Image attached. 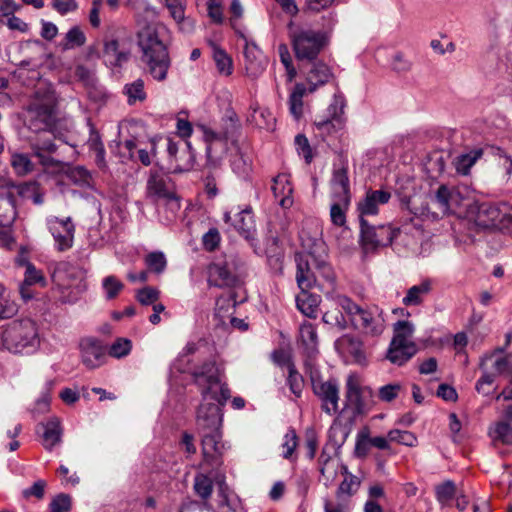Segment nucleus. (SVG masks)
<instances>
[{"label":"nucleus","instance_id":"62","mask_svg":"<svg viewBox=\"0 0 512 512\" xmlns=\"http://www.w3.org/2000/svg\"><path fill=\"white\" fill-rule=\"evenodd\" d=\"M23 281H25L26 284L32 285L41 284L42 286H45L46 284L42 271L36 269L33 264L27 265Z\"/></svg>","mask_w":512,"mask_h":512},{"label":"nucleus","instance_id":"35","mask_svg":"<svg viewBox=\"0 0 512 512\" xmlns=\"http://www.w3.org/2000/svg\"><path fill=\"white\" fill-rule=\"evenodd\" d=\"M212 48V57L220 74L229 76L233 71V62L230 56L214 42H209Z\"/></svg>","mask_w":512,"mask_h":512},{"label":"nucleus","instance_id":"52","mask_svg":"<svg viewBox=\"0 0 512 512\" xmlns=\"http://www.w3.org/2000/svg\"><path fill=\"white\" fill-rule=\"evenodd\" d=\"M30 147L35 156H40L43 153L53 154L57 150V146L52 139L38 138L31 142Z\"/></svg>","mask_w":512,"mask_h":512},{"label":"nucleus","instance_id":"13","mask_svg":"<svg viewBox=\"0 0 512 512\" xmlns=\"http://www.w3.org/2000/svg\"><path fill=\"white\" fill-rule=\"evenodd\" d=\"M196 421L200 432L219 431L222 424L219 405L203 400L198 408Z\"/></svg>","mask_w":512,"mask_h":512},{"label":"nucleus","instance_id":"36","mask_svg":"<svg viewBox=\"0 0 512 512\" xmlns=\"http://www.w3.org/2000/svg\"><path fill=\"white\" fill-rule=\"evenodd\" d=\"M306 91L304 84L297 83L289 96V110L295 119H299L303 115V97Z\"/></svg>","mask_w":512,"mask_h":512},{"label":"nucleus","instance_id":"56","mask_svg":"<svg viewBox=\"0 0 512 512\" xmlns=\"http://www.w3.org/2000/svg\"><path fill=\"white\" fill-rule=\"evenodd\" d=\"M20 193L24 196L31 197L36 205H41L44 202V193L39 188L36 182L26 183L20 188Z\"/></svg>","mask_w":512,"mask_h":512},{"label":"nucleus","instance_id":"37","mask_svg":"<svg viewBox=\"0 0 512 512\" xmlns=\"http://www.w3.org/2000/svg\"><path fill=\"white\" fill-rule=\"evenodd\" d=\"M86 42V36L79 26H74L68 30L59 46L63 51L81 47Z\"/></svg>","mask_w":512,"mask_h":512},{"label":"nucleus","instance_id":"16","mask_svg":"<svg viewBox=\"0 0 512 512\" xmlns=\"http://www.w3.org/2000/svg\"><path fill=\"white\" fill-rule=\"evenodd\" d=\"M244 57L245 70L248 76L256 78L265 70L267 59L256 44L246 42Z\"/></svg>","mask_w":512,"mask_h":512},{"label":"nucleus","instance_id":"38","mask_svg":"<svg viewBox=\"0 0 512 512\" xmlns=\"http://www.w3.org/2000/svg\"><path fill=\"white\" fill-rule=\"evenodd\" d=\"M10 164L15 174L21 177L32 173L35 169V165L30 157L24 153H13L11 155Z\"/></svg>","mask_w":512,"mask_h":512},{"label":"nucleus","instance_id":"40","mask_svg":"<svg viewBox=\"0 0 512 512\" xmlns=\"http://www.w3.org/2000/svg\"><path fill=\"white\" fill-rule=\"evenodd\" d=\"M433 201L438 206L442 215H446L451 211L452 203L455 201V194L446 185H441Z\"/></svg>","mask_w":512,"mask_h":512},{"label":"nucleus","instance_id":"20","mask_svg":"<svg viewBox=\"0 0 512 512\" xmlns=\"http://www.w3.org/2000/svg\"><path fill=\"white\" fill-rule=\"evenodd\" d=\"M418 351L415 343H390L386 358L395 365L402 366L409 361Z\"/></svg>","mask_w":512,"mask_h":512},{"label":"nucleus","instance_id":"24","mask_svg":"<svg viewBox=\"0 0 512 512\" xmlns=\"http://www.w3.org/2000/svg\"><path fill=\"white\" fill-rule=\"evenodd\" d=\"M272 192L276 198H280L279 204L283 208H289L293 204L292 187L288 175L278 174L273 179Z\"/></svg>","mask_w":512,"mask_h":512},{"label":"nucleus","instance_id":"48","mask_svg":"<svg viewBox=\"0 0 512 512\" xmlns=\"http://www.w3.org/2000/svg\"><path fill=\"white\" fill-rule=\"evenodd\" d=\"M437 500L442 504H448L456 494L455 483L451 480H446L435 487Z\"/></svg>","mask_w":512,"mask_h":512},{"label":"nucleus","instance_id":"27","mask_svg":"<svg viewBox=\"0 0 512 512\" xmlns=\"http://www.w3.org/2000/svg\"><path fill=\"white\" fill-rule=\"evenodd\" d=\"M17 217L15 197L11 192L0 194V226L10 227Z\"/></svg>","mask_w":512,"mask_h":512},{"label":"nucleus","instance_id":"25","mask_svg":"<svg viewBox=\"0 0 512 512\" xmlns=\"http://www.w3.org/2000/svg\"><path fill=\"white\" fill-rule=\"evenodd\" d=\"M103 57L107 64L116 67L128 61L129 52L121 50L117 40L109 39L104 42Z\"/></svg>","mask_w":512,"mask_h":512},{"label":"nucleus","instance_id":"4","mask_svg":"<svg viewBox=\"0 0 512 512\" xmlns=\"http://www.w3.org/2000/svg\"><path fill=\"white\" fill-rule=\"evenodd\" d=\"M339 306L350 318L355 328L370 336H379L385 329L383 312L378 308H362L344 295L335 298Z\"/></svg>","mask_w":512,"mask_h":512},{"label":"nucleus","instance_id":"7","mask_svg":"<svg viewBox=\"0 0 512 512\" xmlns=\"http://www.w3.org/2000/svg\"><path fill=\"white\" fill-rule=\"evenodd\" d=\"M289 36L298 60H314L326 44L324 33L288 24Z\"/></svg>","mask_w":512,"mask_h":512},{"label":"nucleus","instance_id":"49","mask_svg":"<svg viewBox=\"0 0 512 512\" xmlns=\"http://www.w3.org/2000/svg\"><path fill=\"white\" fill-rule=\"evenodd\" d=\"M491 435L495 441H500L505 445L512 444V426L507 422H497Z\"/></svg>","mask_w":512,"mask_h":512},{"label":"nucleus","instance_id":"3","mask_svg":"<svg viewBox=\"0 0 512 512\" xmlns=\"http://www.w3.org/2000/svg\"><path fill=\"white\" fill-rule=\"evenodd\" d=\"M57 97L50 86H39L27 108L29 128L35 132L54 126Z\"/></svg>","mask_w":512,"mask_h":512},{"label":"nucleus","instance_id":"5","mask_svg":"<svg viewBox=\"0 0 512 512\" xmlns=\"http://www.w3.org/2000/svg\"><path fill=\"white\" fill-rule=\"evenodd\" d=\"M191 375L194 383L201 388L202 400L210 398L223 406L230 398V389L221 381L222 375L215 361L209 360L195 367Z\"/></svg>","mask_w":512,"mask_h":512},{"label":"nucleus","instance_id":"31","mask_svg":"<svg viewBox=\"0 0 512 512\" xmlns=\"http://www.w3.org/2000/svg\"><path fill=\"white\" fill-rule=\"evenodd\" d=\"M302 247L307 253L309 260L312 263H318V260H321L325 257V246L323 241L320 238H312L303 231L300 235Z\"/></svg>","mask_w":512,"mask_h":512},{"label":"nucleus","instance_id":"15","mask_svg":"<svg viewBox=\"0 0 512 512\" xmlns=\"http://www.w3.org/2000/svg\"><path fill=\"white\" fill-rule=\"evenodd\" d=\"M81 358L88 369L101 366L105 360V348L94 338H84L80 342Z\"/></svg>","mask_w":512,"mask_h":512},{"label":"nucleus","instance_id":"54","mask_svg":"<svg viewBox=\"0 0 512 512\" xmlns=\"http://www.w3.org/2000/svg\"><path fill=\"white\" fill-rule=\"evenodd\" d=\"M278 54L282 64L284 65L288 80L292 81L296 76V70L292 64V58L288 49V46L284 43L278 45Z\"/></svg>","mask_w":512,"mask_h":512},{"label":"nucleus","instance_id":"55","mask_svg":"<svg viewBox=\"0 0 512 512\" xmlns=\"http://www.w3.org/2000/svg\"><path fill=\"white\" fill-rule=\"evenodd\" d=\"M337 306L336 308L332 310H328L323 314V321L326 324H329L331 326L338 327L340 329H345L347 326V321L341 311L338 310Z\"/></svg>","mask_w":512,"mask_h":512},{"label":"nucleus","instance_id":"29","mask_svg":"<svg viewBox=\"0 0 512 512\" xmlns=\"http://www.w3.org/2000/svg\"><path fill=\"white\" fill-rule=\"evenodd\" d=\"M346 400L357 413H362L365 404L362 399V389L356 376L349 375L346 381Z\"/></svg>","mask_w":512,"mask_h":512},{"label":"nucleus","instance_id":"43","mask_svg":"<svg viewBox=\"0 0 512 512\" xmlns=\"http://www.w3.org/2000/svg\"><path fill=\"white\" fill-rule=\"evenodd\" d=\"M124 94L127 96L129 105H134L136 102H143L146 99L144 81L137 79L132 83L126 84L124 86Z\"/></svg>","mask_w":512,"mask_h":512},{"label":"nucleus","instance_id":"30","mask_svg":"<svg viewBox=\"0 0 512 512\" xmlns=\"http://www.w3.org/2000/svg\"><path fill=\"white\" fill-rule=\"evenodd\" d=\"M313 263L309 259H298L296 280L301 291H308L317 280L316 274L311 270Z\"/></svg>","mask_w":512,"mask_h":512},{"label":"nucleus","instance_id":"12","mask_svg":"<svg viewBox=\"0 0 512 512\" xmlns=\"http://www.w3.org/2000/svg\"><path fill=\"white\" fill-rule=\"evenodd\" d=\"M207 280L209 285L226 288L238 287L240 277L231 270L228 263H212L207 268Z\"/></svg>","mask_w":512,"mask_h":512},{"label":"nucleus","instance_id":"53","mask_svg":"<svg viewBox=\"0 0 512 512\" xmlns=\"http://www.w3.org/2000/svg\"><path fill=\"white\" fill-rule=\"evenodd\" d=\"M213 484L209 477L199 474L195 477L194 489L203 499H207L212 493Z\"/></svg>","mask_w":512,"mask_h":512},{"label":"nucleus","instance_id":"2","mask_svg":"<svg viewBox=\"0 0 512 512\" xmlns=\"http://www.w3.org/2000/svg\"><path fill=\"white\" fill-rule=\"evenodd\" d=\"M40 340L38 328L32 319L16 320L0 328V350L22 353L35 350Z\"/></svg>","mask_w":512,"mask_h":512},{"label":"nucleus","instance_id":"18","mask_svg":"<svg viewBox=\"0 0 512 512\" xmlns=\"http://www.w3.org/2000/svg\"><path fill=\"white\" fill-rule=\"evenodd\" d=\"M391 198V193L384 190H370L366 193L365 198L359 202L358 210L360 219L369 215L378 213V205L386 204Z\"/></svg>","mask_w":512,"mask_h":512},{"label":"nucleus","instance_id":"32","mask_svg":"<svg viewBox=\"0 0 512 512\" xmlns=\"http://www.w3.org/2000/svg\"><path fill=\"white\" fill-rule=\"evenodd\" d=\"M300 341L308 357L311 358L318 352V335L313 324L304 322L300 326Z\"/></svg>","mask_w":512,"mask_h":512},{"label":"nucleus","instance_id":"22","mask_svg":"<svg viewBox=\"0 0 512 512\" xmlns=\"http://www.w3.org/2000/svg\"><path fill=\"white\" fill-rule=\"evenodd\" d=\"M332 78L330 68L323 62H313L311 68L307 72V81L309 84V92H314L318 86L324 85Z\"/></svg>","mask_w":512,"mask_h":512},{"label":"nucleus","instance_id":"60","mask_svg":"<svg viewBox=\"0 0 512 512\" xmlns=\"http://www.w3.org/2000/svg\"><path fill=\"white\" fill-rule=\"evenodd\" d=\"M159 295V290L147 286L137 291L136 298L142 305H151L159 299Z\"/></svg>","mask_w":512,"mask_h":512},{"label":"nucleus","instance_id":"59","mask_svg":"<svg viewBox=\"0 0 512 512\" xmlns=\"http://www.w3.org/2000/svg\"><path fill=\"white\" fill-rule=\"evenodd\" d=\"M132 343L127 338H118L110 347L109 354L115 358H121L128 355L131 351Z\"/></svg>","mask_w":512,"mask_h":512},{"label":"nucleus","instance_id":"21","mask_svg":"<svg viewBox=\"0 0 512 512\" xmlns=\"http://www.w3.org/2000/svg\"><path fill=\"white\" fill-rule=\"evenodd\" d=\"M165 6L182 31L189 33L194 29V21L185 16L186 0H165Z\"/></svg>","mask_w":512,"mask_h":512},{"label":"nucleus","instance_id":"42","mask_svg":"<svg viewBox=\"0 0 512 512\" xmlns=\"http://www.w3.org/2000/svg\"><path fill=\"white\" fill-rule=\"evenodd\" d=\"M481 156H482L481 149L472 150L467 154H462V155L458 156L454 162L456 171L462 175H467L469 173L471 167L476 163V161Z\"/></svg>","mask_w":512,"mask_h":512},{"label":"nucleus","instance_id":"64","mask_svg":"<svg viewBox=\"0 0 512 512\" xmlns=\"http://www.w3.org/2000/svg\"><path fill=\"white\" fill-rule=\"evenodd\" d=\"M297 445H298V437L296 435V432L294 429H290L284 436V443H283L284 458H286V459L290 458L292 456L293 452L295 451Z\"/></svg>","mask_w":512,"mask_h":512},{"label":"nucleus","instance_id":"63","mask_svg":"<svg viewBox=\"0 0 512 512\" xmlns=\"http://www.w3.org/2000/svg\"><path fill=\"white\" fill-rule=\"evenodd\" d=\"M289 375H288V384L290 386V390L296 395L299 396L302 391L303 378L298 373L295 368V365H289Z\"/></svg>","mask_w":512,"mask_h":512},{"label":"nucleus","instance_id":"57","mask_svg":"<svg viewBox=\"0 0 512 512\" xmlns=\"http://www.w3.org/2000/svg\"><path fill=\"white\" fill-rule=\"evenodd\" d=\"M388 439L392 442H397L406 446H414L417 442V438L413 433L409 431L391 430L388 433Z\"/></svg>","mask_w":512,"mask_h":512},{"label":"nucleus","instance_id":"61","mask_svg":"<svg viewBox=\"0 0 512 512\" xmlns=\"http://www.w3.org/2000/svg\"><path fill=\"white\" fill-rule=\"evenodd\" d=\"M401 389L402 385L400 383H390L379 389L378 396L384 402H391L398 396Z\"/></svg>","mask_w":512,"mask_h":512},{"label":"nucleus","instance_id":"39","mask_svg":"<svg viewBox=\"0 0 512 512\" xmlns=\"http://www.w3.org/2000/svg\"><path fill=\"white\" fill-rule=\"evenodd\" d=\"M296 303L298 309L307 317L315 318L318 309V298L312 294H308L307 291H301V294L297 296Z\"/></svg>","mask_w":512,"mask_h":512},{"label":"nucleus","instance_id":"50","mask_svg":"<svg viewBox=\"0 0 512 512\" xmlns=\"http://www.w3.org/2000/svg\"><path fill=\"white\" fill-rule=\"evenodd\" d=\"M102 287L106 294V298L111 300L120 293V291L124 288V285L115 276L110 275L103 279Z\"/></svg>","mask_w":512,"mask_h":512},{"label":"nucleus","instance_id":"26","mask_svg":"<svg viewBox=\"0 0 512 512\" xmlns=\"http://www.w3.org/2000/svg\"><path fill=\"white\" fill-rule=\"evenodd\" d=\"M475 221L481 227H490L502 221V213L496 205L482 203L478 207Z\"/></svg>","mask_w":512,"mask_h":512},{"label":"nucleus","instance_id":"58","mask_svg":"<svg viewBox=\"0 0 512 512\" xmlns=\"http://www.w3.org/2000/svg\"><path fill=\"white\" fill-rule=\"evenodd\" d=\"M359 485L360 481L358 480V478L356 476H353L352 474H348L340 483L337 489V496H351L358 489Z\"/></svg>","mask_w":512,"mask_h":512},{"label":"nucleus","instance_id":"14","mask_svg":"<svg viewBox=\"0 0 512 512\" xmlns=\"http://www.w3.org/2000/svg\"><path fill=\"white\" fill-rule=\"evenodd\" d=\"M205 139L207 141V165L211 168H217L222 159V154L226 150L227 139L229 138L228 131H213L206 130Z\"/></svg>","mask_w":512,"mask_h":512},{"label":"nucleus","instance_id":"8","mask_svg":"<svg viewBox=\"0 0 512 512\" xmlns=\"http://www.w3.org/2000/svg\"><path fill=\"white\" fill-rule=\"evenodd\" d=\"M306 367L309 369L313 393L321 401L322 410L328 415L337 414L340 400L339 383L334 379L322 380L310 362H306Z\"/></svg>","mask_w":512,"mask_h":512},{"label":"nucleus","instance_id":"19","mask_svg":"<svg viewBox=\"0 0 512 512\" xmlns=\"http://www.w3.org/2000/svg\"><path fill=\"white\" fill-rule=\"evenodd\" d=\"M233 225L236 230L250 243L251 246H256V229L254 217L250 210H243L235 216Z\"/></svg>","mask_w":512,"mask_h":512},{"label":"nucleus","instance_id":"34","mask_svg":"<svg viewBox=\"0 0 512 512\" xmlns=\"http://www.w3.org/2000/svg\"><path fill=\"white\" fill-rule=\"evenodd\" d=\"M43 428V445L46 449L51 450L61 440L62 429L58 418L50 419Z\"/></svg>","mask_w":512,"mask_h":512},{"label":"nucleus","instance_id":"45","mask_svg":"<svg viewBox=\"0 0 512 512\" xmlns=\"http://www.w3.org/2000/svg\"><path fill=\"white\" fill-rule=\"evenodd\" d=\"M350 204V200L345 199H333V203L330 208V217L333 224L337 226H343L346 222V210Z\"/></svg>","mask_w":512,"mask_h":512},{"label":"nucleus","instance_id":"51","mask_svg":"<svg viewBox=\"0 0 512 512\" xmlns=\"http://www.w3.org/2000/svg\"><path fill=\"white\" fill-rule=\"evenodd\" d=\"M50 512H70L72 509V500L68 494L60 493L56 495L49 504Z\"/></svg>","mask_w":512,"mask_h":512},{"label":"nucleus","instance_id":"9","mask_svg":"<svg viewBox=\"0 0 512 512\" xmlns=\"http://www.w3.org/2000/svg\"><path fill=\"white\" fill-rule=\"evenodd\" d=\"M360 227V244L366 254L390 245L396 237V232L389 225H370L365 218L360 219Z\"/></svg>","mask_w":512,"mask_h":512},{"label":"nucleus","instance_id":"23","mask_svg":"<svg viewBox=\"0 0 512 512\" xmlns=\"http://www.w3.org/2000/svg\"><path fill=\"white\" fill-rule=\"evenodd\" d=\"M331 189L333 199L347 198V200H350L349 178L346 167H341L333 171Z\"/></svg>","mask_w":512,"mask_h":512},{"label":"nucleus","instance_id":"1","mask_svg":"<svg viewBox=\"0 0 512 512\" xmlns=\"http://www.w3.org/2000/svg\"><path fill=\"white\" fill-rule=\"evenodd\" d=\"M137 43L142 52L141 61L147 72L156 81L167 78L171 60L166 43V28L159 23H142L138 21Z\"/></svg>","mask_w":512,"mask_h":512},{"label":"nucleus","instance_id":"41","mask_svg":"<svg viewBox=\"0 0 512 512\" xmlns=\"http://www.w3.org/2000/svg\"><path fill=\"white\" fill-rule=\"evenodd\" d=\"M414 332V326L409 321H398L394 324V335L390 343L402 344V343H414L412 341V335Z\"/></svg>","mask_w":512,"mask_h":512},{"label":"nucleus","instance_id":"46","mask_svg":"<svg viewBox=\"0 0 512 512\" xmlns=\"http://www.w3.org/2000/svg\"><path fill=\"white\" fill-rule=\"evenodd\" d=\"M144 262L148 270L156 274L162 273L167 266L166 257L164 253L161 251H154L148 253L144 258Z\"/></svg>","mask_w":512,"mask_h":512},{"label":"nucleus","instance_id":"11","mask_svg":"<svg viewBox=\"0 0 512 512\" xmlns=\"http://www.w3.org/2000/svg\"><path fill=\"white\" fill-rule=\"evenodd\" d=\"M345 102L342 97L335 96L332 103L327 109L328 115L317 116L314 124L317 129L323 133L331 134L344 127L345 119L343 118Z\"/></svg>","mask_w":512,"mask_h":512},{"label":"nucleus","instance_id":"47","mask_svg":"<svg viewBox=\"0 0 512 512\" xmlns=\"http://www.w3.org/2000/svg\"><path fill=\"white\" fill-rule=\"evenodd\" d=\"M390 68L397 74H406L412 70L413 62L403 52L398 51L391 58Z\"/></svg>","mask_w":512,"mask_h":512},{"label":"nucleus","instance_id":"10","mask_svg":"<svg viewBox=\"0 0 512 512\" xmlns=\"http://www.w3.org/2000/svg\"><path fill=\"white\" fill-rule=\"evenodd\" d=\"M147 196L153 201H164L172 212L180 209V202L176 194L167 185L165 177L158 171H150L146 187Z\"/></svg>","mask_w":512,"mask_h":512},{"label":"nucleus","instance_id":"33","mask_svg":"<svg viewBox=\"0 0 512 512\" xmlns=\"http://www.w3.org/2000/svg\"><path fill=\"white\" fill-rule=\"evenodd\" d=\"M431 289V281L424 280L407 290L406 296L402 299V303L405 306H418L423 303L425 296L430 293Z\"/></svg>","mask_w":512,"mask_h":512},{"label":"nucleus","instance_id":"44","mask_svg":"<svg viewBox=\"0 0 512 512\" xmlns=\"http://www.w3.org/2000/svg\"><path fill=\"white\" fill-rule=\"evenodd\" d=\"M342 341L346 345V350L348 354L353 357L356 363H366V355L363 349V343L359 339L350 336H345Z\"/></svg>","mask_w":512,"mask_h":512},{"label":"nucleus","instance_id":"17","mask_svg":"<svg viewBox=\"0 0 512 512\" xmlns=\"http://www.w3.org/2000/svg\"><path fill=\"white\" fill-rule=\"evenodd\" d=\"M202 435V454L204 460L211 464H218V460L222 454L223 444L221 443V432L210 431L201 432Z\"/></svg>","mask_w":512,"mask_h":512},{"label":"nucleus","instance_id":"6","mask_svg":"<svg viewBox=\"0 0 512 512\" xmlns=\"http://www.w3.org/2000/svg\"><path fill=\"white\" fill-rule=\"evenodd\" d=\"M52 280L61 293V301L74 302L86 290L84 271L70 263H60L52 274Z\"/></svg>","mask_w":512,"mask_h":512},{"label":"nucleus","instance_id":"28","mask_svg":"<svg viewBox=\"0 0 512 512\" xmlns=\"http://www.w3.org/2000/svg\"><path fill=\"white\" fill-rule=\"evenodd\" d=\"M55 223L59 224L63 228V233L58 232L53 228V236L57 243L58 250L64 251L72 246L75 227L70 217L64 220L56 218Z\"/></svg>","mask_w":512,"mask_h":512}]
</instances>
